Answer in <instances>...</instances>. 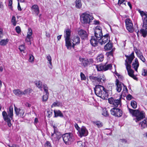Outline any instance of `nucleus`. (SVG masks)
Wrapping results in <instances>:
<instances>
[{
	"mask_svg": "<svg viewBox=\"0 0 147 147\" xmlns=\"http://www.w3.org/2000/svg\"><path fill=\"white\" fill-rule=\"evenodd\" d=\"M95 94L101 98L103 99H106L109 96L108 90L103 86L97 85L95 86L94 88Z\"/></svg>",
	"mask_w": 147,
	"mask_h": 147,
	"instance_id": "1",
	"label": "nucleus"
},
{
	"mask_svg": "<svg viewBox=\"0 0 147 147\" xmlns=\"http://www.w3.org/2000/svg\"><path fill=\"white\" fill-rule=\"evenodd\" d=\"M109 34H107L104 36H102L101 38H100V40H95L94 37L93 36H91V38L90 39V42L91 45L94 47L98 45V43L101 45L105 44L109 40Z\"/></svg>",
	"mask_w": 147,
	"mask_h": 147,
	"instance_id": "2",
	"label": "nucleus"
},
{
	"mask_svg": "<svg viewBox=\"0 0 147 147\" xmlns=\"http://www.w3.org/2000/svg\"><path fill=\"white\" fill-rule=\"evenodd\" d=\"M8 113V115L6 111H4L2 112V115L4 120L7 123L8 126L10 127L12 125L11 121L12 119L13 115V107L12 106L9 107V111Z\"/></svg>",
	"mask_w": 147,
	"mask_h": 147,
	"instance_id": "3",
	"label": "nucleus"
},
{
	"mask_svg": "<svg viewBox=\"0 0 147 147\" xmlns=\"http://www.w3.org/2000/svg\"><path fill=\"white\" fill-rule=\"evenodd\" d=\"M128 109L129 113L132 116L136 117L135 119L136 122H137L145 117V113L143 111L140 112L138 110H133L129 108Z\"/></svg>",
	"mask_w": 147,
	"mask_h": 147,
	"instance_id": "4",
	"label": "nucleus"
},
{
	"mask_svg": "<svg viewBox=\"0 0 147 147\" xmlns=\"http://www.w3.org/2000/svg\"><path fill=\"white\" fill-rule=\"evenodd\" d=\"M53 128L54 129V133L51 134V139L53 143H55L57 142L61 138V136L60 135V133L59 132L57 127L53 125Z\"/></svg>",
	"mask_w": 147,
	"mask_h": 147,
	"instance_id": "5",
	"label": "nucleus"
},
{
	"mask_svg": "<svg viewBox=\"0 0 147 147\" xmlns=\"http://www.w3.org/2000/svg\"><path fill=\"white\" fill-rule=\"evenodd\" d=\"M64 38L65 41V46L68 49L70 50L71 48V43L70 41L71 30L69 29H66L64 31Z\"/></svg>",
	"mask_w": 147,
	"mask_h": 147,
	"instance_id": "6",
	"label": "nucleus"
},
{
	"mask_svg": "<svg viewBox=\"0 0 147 147\" xmlns=\"http://www.w3.org/2000/svg\"><path fill=\"white\" fill-rule=\"evenodd\" d=\"M64 142L66 145L71 144L74 140L73 134L71 133H66L61 136Z\"/></svg>",
	"mask_w": 147,
	"mask_h": 147,
	"instance_id": "7",
	"label": "nucleus"
},
{
	"mask_svg": "<svg viewBox=\"0 0 147 147\" xmlns=\"http://www.w3.org/2000/svg\"><path fill=\"white\" fill-rule=\"evenodd\" d=\"M93 19V16L86 13L82 14L81 18L82 23L84 24H89Z\"/></svg>",
	"mask_w": 147,
	"mask_h": 147,
	"instance_id": "8",
	"label": "nucleus"
},
{
	"mask_svg": "<svg viewBox=\"0 0 147 147\" xmlns=\"http://www.w3.org/2000/svg\"><path fill=\"white\" fill-rule=\"evenodd\" d=\"M125 65L126 66V69L127 71L128 74L129 76L134 79L137 80V78L134 74V71L131 69V66L128 63L127 59L125 60Z\"/></svg>",
	"mask_w": 147,
	"mask_h": 147,
	"instance_id": "9",
	"label": "nucleus"
},
{
	"mask_svg": "<svg viewBox=\"0 0 147 147\" xmlns=\"http://www.w3.org/2000/svg\"><path fill=\"white\" fill-rule=\"evenodd\" d=\"M104 77V76L103 75L98 76L97 77L91 76H89V78L93 82L95 81L97 82V83L101 84L105 82V79Z\"/></svg>",
	"mask_w": 147,
	"mask_h": 147,
	"instance_id": "10",
	"label": "nucleus"
},
{
	"mask_svg": "<svg viewBox=\"0 0 147 147\" xmlns=\"http://www.w3.org/2000/svg\"><path fill=\"white\" fill-rule=\"evenodd\" d=\"M102 36V30L101 27L100 26H97L96 28L94 30V36H93L94 37L95 40H100V38H101Z\"/></svg>",
	"mask_w": 147,
	"mask_h": 147,
	"instance_id": "11",
	"label": "nucleus"
},
{
	"mask_svg": "<svg viewBox=\"0 0 147 147\" xmlns=\"http://www.w3.org/2000/svg\"><path fill=\"white\" fill-rule=\"evenodd\" d=\"M138 11L143 19V27L147 29V12L141 11L140 10H139Z\"/></svg>",
	"mask_w": 147,
	"mask_h": 147,
	"instance_id": "12",
	"label": "nucleus"
},
{
	"mask_svg": "<svg viewBox=\"0 0 147 147\" xmlns=\"http://www.w3.org/2000/svg\"><path fill=\"white\" fill-rule=\"evenodd\" d=\"M108 101L109 103L113 105L115 107H117L119 106L120 107L121 106L120 99H116L113 98H109L108 99Z\"/></svg>",
	"mask_w": 147,
	"mask_h": 147,
	"instance_id": "13",
	"label": "nucleus"
},
{
	"mask_svg": "<svg viewBox=\"0 0 147 147\" xmlns=\"http://www.w3.org/2000/svg\"><path fill=\"white\" fill-rule=\"evenodd\" d=\"M125 23L127 30L129 32H133L134 30V28L131 20L129 19H127L125 20Z\"/></svg>",
	"mask_w": 147,
	"mask_h": 147,
	"instance_id": "14",
	"label": "nucleus"
},
{
	"mask_svg": "<svg viewBox=\"0 0 147 147\" xmlns=\"http://www.w3.org/2000/svg\"><path fill=\"white\" fill-rule=\"evenodd\" d=\"M112 65L109 64L107 65H96V67L98 71H106L109 69H111L112 68Z\"/></svg>",
	"mask_w": 147,
	"mask_h": 147,
	"instance_id": "15",
	"label": "nucleus"
},
{
	"mask_svg": "<svg viewBox=\"0 0 147 147\" xmlns=\"http://www.w3.org/2000/svg\"><path fill=\"white\" fill-rule=\"evenodd\" d=\"M78 134L80 137H82L83 136H87L88 132L86 127L82 126L78 131Z\"/></svg>",
	"mask_w": 147,
	"mask_h": 147,
	"instance_id": "16",
	"label": "nucleus"
},
{
	"mask_svg": "<svg viewBox=\"0 0 147 147\" xmlns=\"http://www.w3.org/2000/svg\"><path fill=\"white\" fill-rule=\"evenodd\" d=\"M79 59L80 61L82 62L84 67H87L90 64V62L92 63L93 61V60L92 59H88L80 57L79 58Z\"/></svg>",
	"mask_w": 147,
	"mask_h": 147,
	"instance_id": "17",
	"label": "nucleus"
},
{
	"mask_svg": "<svg viewBox=\"0 0 147 147\" xmlns=\"http://www.w3.org/2000/svg\"><path fill=\"white\" fill-rule=\"evenodd\" d=\"M31 10L32 13L35 14L36 16H38L39 12V8L37 5H32L31 7Z\"/></svg>",
	"mask_w": 147,
	"mask_h": 147,
	"instance_id": "18",
	"label": "nucleus"
},
{
	"mask_svg": "<svg viewBox=\"0 0 147 147\" xmlns=\"http://www.w3.org/2000/svg\"><path fill=\"white\" fill-rule=\"evenodd\" d=\"M116 90L118 92H120L122 89L123 86H124V84L120 82L118 79H116Z\"/></svg>",
	"mask_w": 147,
	"mask_h": 147,
	"instance_id": "19",
	"label": "nucleus"
},
{
	"mask_svg": "<svg viewBox=\"0 0 147 147\" xmlns=\"http://www.w3.org/2000/svg\"><path fill=\"white\" fill-rule=\"evenodd\" d=\"M78 34L81 38L83 39H86L88 37L87 32L81 29L78 31Z\"/></svg>",
	"mask_w": 147,
	"mask_h": 147,
	"instance_id": "20",
	"label": "nucleus"
},
{
	"mask_svg": "<svg viewBox=\"0 0 147 147\" xmlns=\"http://www.w3.org/2000/svg\"><path fill=\"white\" fill-rule=\"evenodd\" d=\"M32 30L31 28L28 29V32L27 33V35L26 38V41L27 42H30V44H31V40L32 38Z\"/></svg>",
	"mask_w": 147,
	"mask_h": 147,
	"instance_id": "21",
	"label": "nucleus"
},
{
	"mask_svg": "<svg viewBox=\"0 0 147 147\" xmlns=\"http://www.w3.org/2000/svg\"><path fill=\"white\" fill-rule=\"evenodd\" d=\"M125 56L127 58L126 59L127 60V59L128 61H127L128 63L130 65L132 61L135 58L134 52L133 51L129 55H125Z\"/></svg>",
	"mask_w": 147,
	"mask_h": 147,
	"instance_id": "22",
	"label": "nucleus"
},
{
	"mask_svg": "<svg viewBox=\"0 0 147 147\" xmlns=\"http://www.w3.org/2000/svg\"><path fill=\"white\" fill-rule=\"evenodd\" d=\"M73 41V45L72 47L74 48L75 45H78L80 43V38L78 36H75L72 39Z\"/></svg>",
	"mask_w": 147,
	"mask_h": 147,
	"instance_id": "23",
	"label": "nucleus"
},
{
	"mask_svg": "<svg viewBox=\"0 0 147 147\" xmlns=\"http://www.w3.org/2000/svg\"><path fill=\"white\" fill-rule=\"evenodd\" d=\"M139 63L137 58H136L134 59V61L132 64V67L134 68L136 71H137L138 68L139 66Z\"/></svg>",
	"mask_w": 147,
	"mask_h": 147,
	"instance_id": "24",
	"label": "nucleus"
},
{
	"mask_svg": "<svg viewBox=\"0 0 147 147\" xmlns=\"http://www.w3.org/2000/svg\"><path fill=\"white\" fill-rule=\"evenodd\" d=\"M109 42L107 43L104 46V49L105 50L109 51L113 47V44L109 40Z\"/></svg>",
	"mask_w": 147,
	"mask_h": 147,
	"instance_id": "25",
	"label": "nucleus"
},
{
	"mask_svg": "<svg viewBox=\"0 0 147 147\" xmlns=\"http://www.w3.org/2000/svg\"><path fill=\"white\" fill-rule=\"evenodd\" d=\"M54 112L55 115V117H63V113L59 110H54Z\"/></svg>",
	"mask_w": 147,
	"mask_h": 147,
	"instance_id": "26",
	"label": "nucleus"
},
{
	"mask_svg": "<svg viewBox=\"0 0 147 147\" xmlns=\"http://www.w3.org/2000/svg\"><path fill=\"white\" fill-rule=\"evenodd\" d=\"M13 92L16 96L21 97L23 95V91L19 89H15L13 90Z\"/></svg>",
	"mask_w": 147,
	"mask_h": 147,
	"instance_id": "27",
	"label": "nucleus"
},
{
	"mask_svg": "<svg viewBox=\"0 0 147 147\" xmlns=\"http://www.w3.org/2000/svg\"><path fill=\"white\" fill-rule=\"evenodd\" d=\"M117 111H118V110H117V108H113L111 109L110 110L111 113V115L115 116V117H120V115H116V113Z\"/></svg>",
	"mask_w": 147,
	"mask_h": 147,
	"instance_id": "28",
	"label": "nucleus"
},
{
	"mask_svg": "<svg viewBox=\"0 0 147 147\" xmlns=\"http://www.w3.org/2000/svg\"><path fill=\"white\" fill-rule=\"evenodd\" d=\"M140 125H141V127L142 129L147 127V119H145L142 121L140 122Z\"/></svg>",
	"mask_w": 147,
	"mask_h": 147,
	"instance_id": "29",
	"label": "nucleus"
},
{
	"mask_svg": "<svg viewBox=\"0 0 147 147\" xmlns=\"http://www.w3.org/2000/svg\"><path fill=\"white\" fill-rule=\"evenodd\" d=\"M145 28V29L144 28L141 29L140 31V33L142 34V36L144 37H145L147 34V29Z\"/></svg>",
	"mask_w": 147,
	"mask_h": 147,
	"instance_id": "30",
	"label": "nucleus"
},
{
	"mask_svg": "<svg viewBox=\"0 0 147 147\" xmlns=\"http://www.w3.org/2000/svg\"><path fill=\"white\" fill-rule=\"evenodd\" d=\"M32 89L28 88L26 89L23 91V95H29L32 92Z\"/></svg>",
	"mask_w": 147,
	"mask_h": 147,
	"instance_id": "31",
	"label": "nucleus"
},
{
	"mask_svg": "<svg viewBox=\"0 0 147 147\" xmlns=\"http://www.w3.org/2000/svg\"><path fill=\"white\" fill-rule=\"evenodd\" d=\"M76 7L78 9H80L82 7V4L81 0H76L75 1Z\"/></svg>",
	"mask_w": 147,
	"mask_h": 147,
	"instance_id": "32",
	"label": "nucleus"
},
{
	"mask_svg": "<svg viewBox=\"0 0 147 147\" xmlns=\"http://www.w3.org/2000/svg\"><path fill=\"white\" fill-rule=\"evenodd\" d=\"M104 58L103 55L102 54H100L97 57V61L98 62H101L103 61Z\"/></svg>",
	"mask_w": 147,
	"mask_h": 147,
	"instance_id": "33",
	"label": "nucleus"
},
{
	"mask_svg": "<svg viewBox=\"0 0 147 147\" xmlns=\"http://www.w3.org/2000/svg\"><path fill=\"white\" fill-rule=\"evenodd\" d=\"M138 57L142 60L143 62H145L146 60L144 57L142 53H138L137 54Z\"/></svg>",
	"mask_w": 147,
	"mask_h": 147,
	"instance_id": "34",
	"label": "nucleus"
},
{
	"mask_svg": "<svg viewBox=\"0 0 147 147\" xmlns=\"http://www.w3.org/2000/svg\"><path fill=\"white\" fill-rule=\"evenodd\" d=\"M47 58L48 61L49 62L50 65L49 67L50 68L52 69V59L50 55H48L47 57Z\"/></svg>",
	"mask_w": 147,
	"mask_h": 147,
	"instance_id": "35",
	"label": "nucleus"
},
{
	"mask_svg": "<svg viewBox=\"0 0 147 147\" xmlns=\"http://www.w3.org/2000/svg\"><path fill=\"white\" fill-rule=\"evenodd\" d=\"M35 83L37 87L41 89L42 88V82L40 81H36L35 82Z\"/></svg>",
	"mask_w": 147,
	"mask_h": 147,
	"instance_id": "36",
	"label": "nucleus"
},
{
	"mask_svg": "<svg viewBox=\"0 0 147 147\" xmlns=\"http://www.w3.org/2000/svg\"><path fill=\"white\" fill-rule=\"evenodd\" d=\"M131 105L134 109H136L137 107V104L136 101L134 100H132L131 102Z\"/></svg>",
	"mask_w": 147,
	"mask_h": 147,
	"instance_id": "37",
	"label": "nucleus"
},
{
	"mask_svg": "<svg viewBox=\"0 0 147 147\" xmlns=\"http://www.w3.org/2000/svg\"><path fill=\"white\" fill-rule=\"evenodd\" d=\"M102 115L106 117L109 116V114L106 109H103Z\"/></svg>",
	"mask_w": 147,
	"mask_h": 147,
	"instance_id": "38",
	"label": "nucleus"
},
{
	"mask_svg": "<svg viewBox=\"0 0 147 147\" xmlns=\"http://www.w3.org/2000/svg\"><path fill=\"white\" fill-rule=\"evenodd\" d=\"M8 41V39H3L1 40L0 42V45H5L7 44Z\"/></svg>",
	"mask_w": 147,
	"mask_h": 147,
	"instance_id": "39",
	"label": "nucleus"
},
{
	"mask_svg": "<svg viewBox=\"0 0 147 147\" xmlns=\"http://www.w3.org/2000/svg\"><path fill=\"white\" fill-rule=\"evenodd\" d=\"M49 95L46 94L43 95L42 98V100L43 102H45L47 100Z\"/></svg>",
	"mask_w": 147,
	"mask_h": 147,
	"instance_id": "40",
	"label": "nucleus"
},
{
	"mask_svg": "<svg viewBox=\"0 0 147 147\" xmlns=\"http://www.w3.org/2000/svg\"><path fill=\"white\" fill-rule=\"evenodd\" d=\"M25 45H20L19 46V49L20 50V51L21 52H23L24 53H25L24 50L25 49Z\"/></svg>",
	"mask_w": 147,
	"mask_h": 147,
	"instance_id": "41",
	"label": "nucleus"
},
{
	"mask_svg": "<svg viewBox=\"0 0 147 147\" xmlns=\"http://www.w3.org/2000/svg\"><path fill=\"white\" fill-rule=\"evenodd\" d=\"M94 123L95 125L96 126L98 127H101L102 126L101 123L99 121L94 122Z\"/></svg>",
	"mask_w": 147,
	"mask_h": 147,
	"instance_id": "42",
	"label": "nucleus"
},
{
	"mask_svg": "<svg viewBox=\"0 0 147 147\" xmlns=\"http://www.w3.org/2000/svg\"><path fill=\"white\" fill-rule=\"evenodd\" d=\"M117 110H118V111H117V112L116 113V115H120V117H121L123 114V112L122 111L119 109V108H117Z\"/></svg>",
	"mask_w": 147,
	"mask_h": 147,
	"instance_id": "43",
	"label": "nucleus"
},
{
	"mask_svg": "<svg viewBox=\"0 0 147 147\" xmlns=\"http://www.w3.org/2000/svg\"><path fill=\"white\" fill-rule=\"evenodd\" d=\"M80 76L81 79L82 80H85L86 79V77L85 75L83 73L81 72L80 74Z\"/></svg>",
	"mask_w": 147,
	"mask_h": 147,
	"instance_id": "44",
	"label": "nucleus"
},
{
	"mask_svg": "<svg viewBox=\"0 0 147 147\" xmlns=\"http://www.w3.org/2000/svg\"><path fill=\"white\" fill-rule=\"evenodd\" d=\"M14 108H15V111L16 112V114L17 115H18L20 112L21 109H18L14 105Z\"/></svg>",
	"mask_w": 147,
	"mask_h": 147,
	"instance_id": "45",
	"label": "nucleus"
},
{
	"mask_svg": "<svg viewBox=\"0 0 147 147\" xmlns=\"http://www.w3.org/2000/svg\"><path fill=\"white\" fill-rule=\"evenodd\" d=\"M44 90L46 93V94L49 95L48 92V87L46 85H44Z\"/></svg>",
	"mask_w": 147,
	"mask_h": 147,
	"instance_id": "46",
	"label": "nucleus"
},
{
	"mask_svg": "<svg viewBox=\"0 0 147 147\" xmlns=\"http://www.w3.org/2000/svg\"><path fill=\"white\" fill-rule=\"evenodd\" d=\"M15 30L16 32L18 33L19 34L21 32V28L20 26H17L16 27Z\"/></svg>",
	"mask_w": 147,
	"mask_h": 147,
	"instance_id": "47",
	"label": "nucleus"
},
{
	"mask_svg": "<svg viewBox=\"0 0 147 147\" xmlns=\"http://www.w3.org/2000/svg\"><path fill=\"white\" fill-rule=\"evenodd\" d=\"M60 105V103L58 102H54L53 103L52 105V107L53 106L54 107L55 106H59Z\"/></svg>",
	"mask_w": 147,
	"mask_h": 147,
	"instance_id": "48",
	"label": "nucleus"
},
{
	"mask_svg": "<svg viewBox=\"0 0 147 147\" xmlns=\"http://www.w3.org/2000/svg\"><path fill=\"white\" fill-rule=\"evenodd\" d=\"M24 113V111L23 110L21 109L19 113V114H20V116L22 117H23Z\"/></svg>",
	"mask_w": 147,
	"mask_h": 147,
	"instance_id": "49",
	"label": "nucleus"
},
{
	"mask_svg": "<svg viewBox=\"0 0 147 147\" xmlns=\"http://www.w3.org/2000/svg\"><path fill=\"white\" fill-rule=\"evenodd\" d=\"M142 75L144 76H146L147 75V70L143 69L142 72Z\"/></svg>",
	"mask_w": 147,
	"mask_h": 147,
	"instance_id": "50",
	"label": "nucleus"
},
{
	"mask_svg": "<svg viewBox=\"0 0 147 147\" xmlns=\"http://www.w3.org/2000/svg\"><path fill=\"white\" fill-rule=\"evenodd\" d=\"M125 1V0H118V4L119 5H120L122 4L125 5V3H124Z\"/></svg>",
	"mask_w": 147,
	"mask_h": 147,
	"instance_id": "51",
	"label": "nucleus"
},
{
	"mask_svg": "<svg viewBox=\"0 0 147 147\" xmlns=\"http://www.w3.org/2000/svg\"><path fill=\"white\" fill-rule=\"evenodd\" d=\"M134 98L130 94H128L126 97L127 99L129 100Z\"/></svg>",
	"mask_w": 147,
	"mask_h": 147,
	"instance_id": "52",
	"label": "nucleus"
},
{
	"mask_svg": "<svg viewBox=\"0 0 147 147\" xmlns=\"http://www.w3.org/2000/svg\"><path fill=\"white\" fill-rule=\"evenodd\" d=\"M45 147H52L51 143L47 141L45 144Z\"/></svg>",
	"mask_w": 147,
	"mask_h": 147,
	"instance_id": "53",
	"label": "nucleus"
},
{
	"mask_svg": "<svg viewBox=\"0 0 147 147\" xmlns=\"http://www.w3.org/2000/svg\"><path fill=\"white\" fill-rule=\"evenodd\" d=\"M78 147H83V142L81 141L78 142Z\"/></svg>",
	"mask_w": 147,
	"mask_h": 147,
	"instance_id": "54",
	"label": "nucleus"
},
{
	"mask_svg": "<svg viewBox=\"0 0 147 147\" xmlns=\"http://www.w3.org/2000/svg\"><path fill=\"white\" fill-rule=\"evenodd\" d=\"M29 61L30 62H32L34 61V57L32 55H30L29 56Z\"/></svg>",
	"mask_w": 147,
	"mask_h": 147,
	"instance_id": "55",
	"label": "nucleus"
},
{
	"mask_svg": "<svg viewBox=\"0 0 147 147\" xmlns=\"http://www.w3.org/2000/svg\"><path fill=\"white\" fill-rule=\"evenodd\" d=\"M47 113H48V116L51 117L52 116L53 113L52 110H48L47 111Z\"/></svg>",
	"mask_w": 147,
	"mask_h": 147,
	"instance_id": "56",
	"label": "nucleus"
},
{
	"mask_svg": "<svg viewBox=\"0 0 147 147\" xmlns=\"http://www.w3.org/2000/svg\"><path fill=\"white\" fill-rule=\"evenodd\" d=\"M74 127H75L76 129H77V130L78 131L81 128H80L78 126V124L76 123H75L74 124Z\"/></svg>",
	"mask_w": 147,
	"mask_h": 147,
	"instance_id": "57",
	"label": "nucleus"
},
{
	"mask_svg": "<svg viewBox=\"0 0 147 147\" xmlns=\"http://www.w3.org/2000/svg\"><path fill=\"white\" fill-rule=\"evenodd\" d=\"M123 86V91L124 92H125L127 91V88L126 86H125L124 85V86Z\"/></svg>",
	"mask_w": 147,
	"mask_h": 147,
	"instance_id": "58",
	"label": "nucleus"
},
{
	"mask_svg": "<svg viewBox=\"0 0 147 147\" xmlns=\"http://www.w3.org/2000/svg\"><path fill=\"white\" fill-rule=\"evenodd\" d=\"M16 22V18L14 16H13L12 18L11 22Z\"/></svg>",
	"mask_w": 147,
	"mask_h": 147,
	"instance_id": "59",
	"label": "nucleus"
},
{
	"mask_svg": "<svg viewBox=\"0 0 147 147\" xmlns=\"http://www.w3.org/2000/svg\"><path fill=\"white\" fill-rule=\"evenodd\" d=\"M120 141L124 143H125L127 142L126 140L124 139H120Z\"/></svg>",
	"mask_w": 147,
	"mask_h": 147,
	"instance_id": "60",
	"label": "nucleus"
},
{
	"mask_svg": "<svg viewBox=\"0 0 147 147\" xmlns=\"http://www.w3.org/2000/svg\"><path fill=\"white\" fill-rule=\"evenodd\" d=\"M94 24L95 25L99 24L100 23L99 21L98 20H94Z\"/></svg>",
	"mask_w": 147,
	"mask_h": 147,
	"instance_id": "61",
	"label": "nucleus"
},
{
	"mask_svg": "<svg viewBox=\"0 0 147 147\" xmlns=\"http://www.w3.org/2000/svg\"><path fill=\"white\" fill-rule=\"evenodd\" d=\"M18 10L19 11H21L22 10V9L19 3H18Z\"/></svg>",
	"mask_w": 147,
	"mask_h": 147,
	"instance_id": "62",
	"label": "nucleus"
},
{
	"mask_svg": "<svg viewBox=\"0 0 147 147\" xmlns=\"http://www.w3.org/2000/svg\"><path fill=\"white\" fill-rule=\"evenodd\" d=\"M12 4V0H9L8 6H11Z\"/></svg>",
	"mask_w": 147,
	"mask_h": 147,
	"instance_id": "63",
	"label": "nucleus"
},
{
	"mask_svg": "<svg viewBox=\"0 0 147 147\" xmlns=\"http://www.w3.org/2000/svg\"><path fill=\"white\" fill-rule=\"evenodd\" d=\"M115 74L118 77V78H119V77L120 76H121V75L119 74L116 72V70H115Z\"/></svg>",
	"mask_w": 147,
	"mask_h": 147,
	"instance_id": "64",
	"label": "nucleus"
}]
</instances>
